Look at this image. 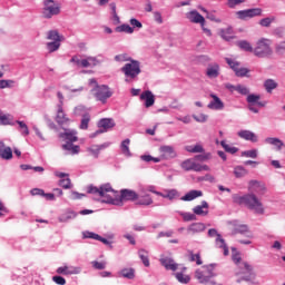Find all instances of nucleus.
Segmentation results:
<instances>
[{"instance_id": "1", "label": "nucleus", "mask_w": 285, "mask_h": 285, "mask_svg": "<svg viewBox=\"0 0 285 285\" xmlns=\"http://www.w3.org/2000/svg\"><path fill=\"white\" fill-rule=\"evenodd\" d=\"M87 193L89 195H99V197H102V202L105 204H112L114 206H124V202H135V199L139 198L137 191L131 189H121L119 193L112 189L110 184H105L100 186V188L89 186L87 188Z\"/></svg>"}, {"instance_id": "2", "label": "nucleus", "mask_w": 285, "mask_h": 285, "mask_svg": "<svg viewBox=\"0 0 285 285\" xmlns=\"http://www.w3.org/2000/svg\"><path fill=\"white\" fill-rule=\"evenodd\" d=\"M273 41L268 38H261L257 40L254 48V55L256 57H272L273 56Z\"/></svg>"}, {"instance_id": "3", "label": "nucleus", "mask_w": 285, "mask_h": 285, "mask_svg": "<svg viewBox=\"0 0 285 285\" xmlns=\"http://www.w3.org/2000/svg\"><path fill=\"white\" fill-rule=\"evenodd\" d=\"M90 86H94L92 92L97 99V101H101V104H106V100L110 99L112 97V91H110V88L105 85H97V80L90 79L89 80Z\"/></svg>"}, {"instance_id": "4", "label": "nucleus", "mask_w": 285, "mask_h": 285, "mask_svg": "<svg viewBox=\"0 0 285 285\" xmlns=\"http://www.w3.org/2000/svg\"><path fill=\"white\" fill-rule=\"evenodd\" d=\"M120 70L125 75L126 81H134L141 75V65L137 60H130Z\"/></svg>"}, {"instance_id": "5", "label": "nucleus", "mask_w": 285, "mask_h": 285, "mask_svg": "<svg viewBox=\"0 0 285 285\" xmlns=\"http://www.w3.org/2000/svg\"><path fill=\"white\" fill-rule=\"evenodd\" d=\"M42 17L45 19H52V17L61 12V7L55 0H43Z\"/></svg>"}, {"instance_id": "6", "label": "nucleus", "mask_w": 285, "mask_h": 285, "mask_svg": "<svg viewBox=\"0 0 285 285\" xmlns=\"http://www.w3.org/2000/svg\"><path fill=\"white\" fill-rule=\"evenodd\" d=\"M180 166L183 170H186L187 173L190 170H194V173H202V171L208 173V170H210V167H208V165H202L195 161V159H190V158L183 161Z\"/></svg>"}, {"instance_id": "7", "label": "nucleus", "mask_w": 285, "mask_h": 285, "mask_svg": "<svg viewBox=\"0 0 285 285\" xmlns=\"http://www.w3.org/2000/svg\"><path fill=\"white\" fill-rule=\"evenodd\" d=\"M250 213L256 217H262L266 213V207H264V203L259 199L255 194L250 195Z\"/></svg>"}, {"instance_id": "8", "label": "nucleus", "mask_w": 285, "mask_h": 285, "mask_svg": "<svg viewBox=\"0 0 285 285\" xmlns=\"http://www.w3.org/2000/svg\"><path fill=\"white\" fill-rule=\"evenodd\" d=\"M98 128L100 129L90 135L91 138L108 132V130H112V128H115V120L112 118H102L98 121Z\"/></svg>"}, {"instance_id": "9", "label": "nucleus", "mask_w": 285, "mask_h": 285, "mask_svg": "<svg viewBox=\"0 0 285 285\" xmlns=\"http://www.w3.org/2000/svg\"><path fill=\"white\" fill-rule=\"evenodd\" d=\"M226 63L234 70L236 77H248V73L250 72L248 68L239 67V61L230 58H226Z\"/></svg>"}, {"instance_id": "10", "label": "nucleus", "mask_w": 285, "mask_h": 285, "mask_svg": "<svg viewBox=\"0 0 285 285\" xmlns=\"http://www.w3.org/2000/svg\"><path fill=\"white\" fill-rule=\"evenodd\" d=\"M159 153L160 157H158V159H160V161H163V159H175V157H177V151H175L173 146H161Z\"/></svg>"}, {"instance_id": "11", "label": "nucleus", "mask_w": 285, "mask_h": 285, "mask_svg": "<svg viewBox=\"0 0 285 285\" xmlns=\"http://www.w3.org/2000/svg\"><path fill=\"white\" fill-rule=\"evenodd\" d=\"M56 273L58 275H79L81 273V267L65 265V266L58 267Z\"/></svg>"}, {"instance_id": "12", "label": "nucleus", "mask_w": 285, "mask_h": 285, "mask_svg": "<svg viewBox=\"0 0 285 285\" xmlns=\"http://www.w3.org/2000/svg\"><path fill=\"white\" fill-rule=\"evenodd\" d=\"M262 97L259 95L252 94L250 95V111L259 112V108H264L266 106V101L259 100Z\"/></svg>"}, {"instance_id": "13", "label": "nucleus", "mask_w": 285, "mask_h": 285, "mask_svg": "<svg viewBox=\"0 0 285 285\" xmlns=\"http://www.w3.org/2000/svg\"><path fill=\"white\" fill-rule=\"evenodd\" d=\"M233 203L237 204L238 206H246L247 208H250V195H238L234 194L232 196Z\"/></svg>"}, {"instance_id": "14", "label": "nucleus", "mask_w": 285, "mask_h": 285, "mask_svg": "<svg viewBox=\"0 0 285 285\" xmlns=\"http://www.w3.org/2000/svg\"><path fill=\"white\" fill-rule=\"evenodd\" d=\"M186 18L189 19L191 23H200V26H204V23H206V19L204 18V16L195 10L187 12Z\"/></svg>"}, {"instance_id": "15", "label": "nucleus", "mask_w": 285, "mask_h": 285, "mask_svg": "<svg viewBox=\"0 0 285 285\" xmlns=\"http://www.w3.org/2000/svg\"><path fill=\"white\" fill-rule=\"evenodd\" d=\"M141 101H145V107L150 108L151 106H155V95H153V91L146 90L140 95Z\"/></svg>"}, {"instance_id": "16", "label": "nucleus", "mask_w": 285, "mask_h": 285, "mask_svg": "<svg viewBox=\"0 0 285 285\" xmlns=\"http://www.w3.org/2000/svg\"><path fill=\"white\" fill-rule=\"evenodd\" d=\"M59 138L66 139L68 141L67 144H73V141H78L77 131L70 129H65V132H60Z\"/></svg>"}, {"instance_id": "17", "label": "nucleus", "mask_w": 285, "mask_h": 285, "mask_svg": "<svg viewBox=\"0 0 285 285\" xmlns=\"http://www.w3.org/2000/svg\"><path fill=\"white\" fill-rule=\"evenodd\" d=\"M56 121H57V124H59L61 126V128H63V126H66V124H70V118H68V116H66V114L63 112V107H61V106H58Z\"/></svg>"}, {"instance_id": "18", "label": "nucleus", "mask_w": 285, "mask_h": 285, "mask_svg": "<svg viewBox=\"0 0 285 285\" xmlns=\"http://www.w3.org/2000/svg\"><path fill=\"white\" fill-rule=\"evenodd\" d=\"M206 77H208V79H217V77H219V65H208L206 69Z\"/></svg>"}, {"instance_id": "19", "label": "nucleus", "mask_w": 285, "mask_h": 285, "mask_svg": "<svg viewBox=\"0 0 285 285\" xmlns=\"http://www.w3.org/2000/svg\"><path fill=\"white\" fill-rule=\"evenodd\" d=\"M160 264L166 268V271H177L178 266L175 261L168 256L160 258Z\"/></svg>"}, {"instance_id": "20", "label": "nucleus", "mask_w": 285, "mask_h": 285, "mask_svg": "<svg viewBox=\"0 0 285 285\" xmlns=\"http://www.w3.org/2000/svg\"><path fill=\"white\" fill-rule=\"evenodd\" d=\"M250 188L253 193H256V195H264V193H266V185L257 180L250 181Z\"/></svg>"}, {"instance_id": "21", "label": "nucleus", "mask_w": 285, "mask_h": 285, "mask_svg": "<svg viewBox=\"0 0 285 285\" xmlns=\"http://www.w3.org/2000/svg\"><path fill=\"white\" fill-rule=\"evenodd\" d=\"M194 215H200L203 217H206L208 215V203L206 200H203L202 205H198L193 208Z\"/></svg>"}, {"instance_id": "22", "label": "nucleus", "mask_w": 285, "mask_h": 285, "mask_svg": "<svg viewBox=\"0 0 285 285\" xmlns=\"http://www.w3.org/2000/svg\"><path fill=\"white\" fill-rule=\"evenodd\" d=\"M213 101L208 105V108H214V110H223L224 109V102L219 97L216 95H210Z\"/></svg>"}, {"instance_id": "23", "label": "nucleus", "mask_w": 285, "mask_h": 285, "mask_svg": "<svg viewBox=\"0 0 285 285\" xmlns=\"http://www.w3.org/2000/svg\"><path fill=\"white\" fill-rule=\"evenodd\" d=\"M62 150H67L70 155H79L81 148L79 147V145L66 142L65 145H62Z\"/></svg>"}, {"instance_id": "24", "label": "nucleus", "mask_w": 285, "mask_h": 285, "mask_svg": "<svg viewBox=\"0 0 285 285\" xmlns=\"http://www.w3.org/2000/svg\"><path fill=\"white\" fill-rule=\"evenodd\" d=\"M188 233L195 235V233H204L206 230V225L203 223H194L187 228Z\"/></svg>"}, {"instance_id": "25", "label": "nucleus", "mask_w": 285, "mask_h": 285, "mask_svg": "<svg viewBox=\"0 0 285 285\" xmlns=\"http://www.w3.org/2000/svg\"><path fill=\"white\" fill-rule=\"evenodd\" d=\"M0 158L10 161L12 159V148L6 146L0 147Z\"/></svg>"}, {"instance_id": "26", "label": "nucleus", "mask_w": 285, "mask_h": 285, "mask_svg": "<svg viewBox=\"0 0 285 285\" xmlns=\"http://www.w3.org/2000/svg\"><path fill=\"white\" fill-rule=\"evenodd\" d=\"M202 190H190L185 196L181 197L183 202H193V199H197V197H202Z\"/></svg>"}, {"instance_id": "27", "label": "nucleus", "mask_w": 285, "mask_h": 285, "mask_svg": "<svg viewBox=\"0 0 285 285\" xmlns=\"http://www.w3.org/2000/svg\"><path fill=\"white\" fill-rule=\"evenodd\" d=\"M101 150H104V145H94L87 149L89 155L91 157H95V159H97V157H99V153H101Z\"/></svg>"}, {"instance_id": "28", "label": "nucleus", "mask_w": 285, "mask_h": 285, "mask_svg": "<svg viewBox=\"0 0 285 285\" xmlns=\"http://www.w3.org/2000/svg\"><path fill=\"white\" fill-rule=\"evenodd\" d=\"M12 125V116L9 114H3L0 110V126H11Z\"/></svg>"}, {"instance_id": "29", "label": "nucleus", "mask_w": 285, "mask_h": 285, "mask_svg": "<svg viewBox=\"0 0 285 285\" xmlns=\"http://www.w3.org/2000/svg\"><path fill=\"white\" fill-rule=\"evenodd\" d=\"M138 256L141 259L144 266H146L148 268V266H150V259L148 258V250L139 249Z\"/></svg>"}, {"instance_id": "30", "label": "nucleus", "mask_w": 285, "mask_h": 285, "mask_svg": "<svg viewBox=\"0 0 285 285\" xmlns=\"http://www.w3.org/2000/svg\"><path fill=\"white\" fill-rule=\"evenodd\" d=\"M265 144L275 146L277 150H282V147L284 146V142L279 138H266Z\"/></svg>"}, {"instance_id": "31", "label": "nucleus", "mask_w": 285, "mask_h": 285, "mask_svg": "<svg viewBox=\"0 0 285 285\" xmlns=\"http://www.w3.org/2000/svg\"><path fill=\"white\" fill-rule=\"evenodd\" d=\"M275 16L263 18L259 20V26H262V28H271L272 23H275Z\"/></svg>"}, {"instance_id": "32", "label": "nucleus", "mask_w": 285, "mask_h": 285, "mask_svg": "<svg viewBox=\"0 0 285 285\" xmlns=\"http://www.w3.org/2000/svg\"><path fill=\"white\" fill-rule=\"evenodd\" d=\"M220 37L225 41H230V39H235V37H233V28L222 29Z\"/></svg>"}, {"instance_id": "33", "label": "nucleus", "mask_w": 285, "mask_h": 285, "mask_svg": "<svg viewBox=\"0 0 285 285\" xmlns=\"http://www.w3.org/2000/svg\"><path fill=\"white\" fill-rule=\"evenodd\" d=\"M121 153L126 155V157H130V139H125L121 145Z\"/></svg>"}, {"instance_id": "34", "label": "nucleus", "mask_w": 285, "mask_h": 285, "mask_svg": "<svg viewBox=\"0 0 285 285\" xmlns=\"http://www.w3.org/2000/svg\"><path fill=\"white\" fill-rule=\"evenodd\" d=\"M195 276H196V278H198L200 284H204V283L208 282V276H207L205 269H203V271L197 269L196 273H195Z\"/></svg>"}, {"instance_id": "35", "label": "nucleus", "mask_w": 285, "mask_h": 285, "mask_svg": "<svg viewBox=\"0 0 285 285\" xmlns=\"http://www.w3.org/2000/svg\"><path fill=\"white\" fill-rule=\"evenodd\" d=\"M185 150L187 153H194V154H197V153H205V149H204V146L197 144L195 146H186L185 147Z\"/></svg>"}, {"instance_id": "36", "label": "nucleus", "mask_w": 285, "mask_h": 285, "mask_svg": "<svg viewBox=\"0 0 285 285\" xmlns=\"http://www.w3.org/2000/svg\"><path fill=\"white\" fill-rule=\"evenodd\" d=\"M234 175H235V177H237V179H239L242 177H246V175H248V170H246L242 166H237L234 168Z\"/></svg>"}, {"instance_id": "37", "label": "nucleus", "mask_w": 285, "mask_h": 285, "mask_svg": "<svg viewBox=\"0 0 285 285\" xmlns=\"http://www.w3.org/2000/svg\"><path fill=\"white\" fill-rule=\"evenodd\" d=\"M116 32H126L127 35H132V32H135V28L130 27L129 24H121L116 28Z\"/></svg>"}, {"instance_id": "38", "label": "nucleus", "mask_w": 285, "mask_h": 285, "mask_svg": "<svg viewBox=\"0 0 285 285\" xmlns=\"http://www.w3.org/2000/svg\"><path fill=\"white\" fill-rule=\"evenodd\" d=\"M160 197H164L165 199H176V197H179V193L177 189H170L166 194H161Z\"/></svg>"}, {"instance_id": "39", "label": "nucleus", "mask_w": 285, "mask_h": 285, "mask_svg": "<svg viewBox=\"0 0 285 285\" xmlns=\"http://www.w3.org/2000/svg\"><path fill=\"white\" fill-rule=\"evenodd\" d=\"M178 215L183 217L184 222H195L197 219V216L191 213L178 212Z\"/></svg>"}, {"instance_id": "40", "label": "nucleus", "mask_w": 285, "mask_h": 285, "mask_svg": "<svg viewBox=\"0 0 285 285\" xmlns=\"http://www.w3.org/2000/svg\"><path fill=\"white\" fill-rule=\"evenodd\" d=\"M47 39H49V41L61 42V36H59V31H57V30L49 31Z\"/></svg>"}, {"instance_id": "41", "label": "nucleus", "mask_w": 285, "mask_h": 285, "mask_svg": "<svg viewBox=\"0 0 285 285\" xmlns=\"http://www.w3.org/2000/svg\"><path fill=\"white\" fill-rule=\"evenodd\" d=\"M120 275L122 277H126L127 279H135V269L132 268H125L120 272Z\"/></svg>"}, {"instance_id": "42", "label": "nucleus", "mask_w": 285, "mask_h": 285, "mask_svg": "<svg viewBox=\"0 0 285 285\" xmlns=\"http://www.w3.org/2000/svg\"><path fill=\"white\" fill-rule=\"evenodd\" d=\"M77 214L75 212H66L59 217V222H69V219H75Z\"/></svg>"}, {"instance_id": "43", "label": "nucleus", "mask_w": 285, "mask_h": 285, "mask_svg": "<svg viewBox=\"0 0 285 285\" xmlns=\"http://www.w3.org/2000/svg\"><path fill=\"white\" fill-rule=\"evenodd\" d=\"M138 204L140 206H150V204H153V198L150 195H144L139 198Z\"/></svg>"}, {"instance_id": "44", "label": "nucleus", "mask_w": 285, "mask_h": 285, "mask_svg": "<svg viewBox=\"0 0 285 285\" xmlns=\"http://www.w3.org/2000/svg\"><path fill=\"white\" fill-rule=\"evenodd\" d=\"M175 277L180 284H188L190 282V276L183 273H176Z\"/></svg>"}, {"instance_id": "45", "label": "nucleus", "mask_w": 285, "mask_h": 285, "mask_svg": "<svg viewBox=\"0 0 285 285\" xmlns=\"http://www.w3.org/2000/svg\"><path fill=\"white\" fill-rule=\"evenodd\" d=\"M264 86L268 92H273V90H275V88H277V82H275V80H273V79H267L265 81Z\"/></svg>"}, {"instance_id": "46", "label": "nucleus", "mask_w": 285, "mask_h": 285, "mask_svg": "<svg viewBox=\"0 0 285 285\" xmlns=\"http://www.w3.org/2000/svg\"><path fill=\"white\" fill-rule=\"evenodd\" d=\"M58 48H61V42L59 41H51L47 43V50L49 52H57Z\"/></svg>"}, {"instance_id": "47", "label": "nucleus", "mask_w": 285, "mask_h": 285, "mask_svg": "<svg viewBox=\"0 0 285 285\" xmlns=\"http://www.w3.org/2000/svg\"><path fill=\"white\" fill-rule=\"evenodd\" d=\"M90 124V115L86 114L82 116L81 122H80V129L81 130H88V125Z\"/></svg>"}, {"instance_id": "48", "label": "nucleus", "mask_w": 285, "mask_h": 285, "mask_svg": "<svg viewBox=\"0 0 285 285\" xmlns=\"http://www.w3.org/2000/svg\"><path fill=\"white\" fill-rule=\"evenodd\" d=\"M59 186L61 188H65L66 190H68V189L72 188V183H71L70 178H61L59 180Z\"/></svg>"}, {"instance_id": "49", "label": "nucleus", "mask_w": 285, "mask_h": 285, "mask_svg": "<svg viewBox=\"0 0 285 285\" xmlns=\"http://www.w3.org/2000/svg\"><path fill=\"white\" fill-rule=\"evenodd\" d=\"M140 159L142 161H146V163H150V161H154V164H159V161H161V158L159 157H153L150 155H142L140 156Z\"/></svg>"}, {"instance_id": "50", "label": "nucleus", "mask_w": 285, "mask_h": 285, "mask_svg": "<svg viewBox=\"0 0 285 285\" xmlns=\"http://www.w3.org/2000/svg\"><path fill=\"white\" fill-rule=\"evenodd\" d=\"M220 145L224 148V150H226V153H230V155H235V153H237L238 150L236 147L226 144V141L224 140L220 142Z\"/></svg>"}, {"instance_id": "51", "label": "nucleus", "mask_w": 285, "mask_h": 285, "mask_svg": "<svg viewBox=\"0 0 285 285\" xmlns=\"http://www.w3.org/2000/svg\"><path fill=\"white\" fill-rule=\"evenodd\" d=\"M115 61H118L120 63H124L126 61H132L130 57L127 53H120L115 56Z\"/></svg>"}, {"instance_id": "52", "label": "nucleus", "mask_w": 285, "mask_h": 285, "mask_svg": "<svg viewBox=\"0 0 285 285\" xmlns=\"http://www.w3.org/2000/svg\"><path fill=\"white\" fill-rule=\"evenodd\" d=\"M85 239H96L99 242L101 239V236L99 234L92 233V232H85L83 233Z\"/></svg>"}, {"instance_id": "53", "label": "nucleus", "mask_w": 285, "mask_h": 285, "mask_svg": "<svg viewBox=\"0 0 285 285\" xmlns=\"http://www.w3.org/2000/svg\"><path fill=\"white\" fill-rule=\"evenodd\" d=\"M203 269H205V273L207 275V279H209V277H213L215 274L213 273V271H215V265H207V266H203Z\"/></svg>"}, {"instance_id": "54", "label": "nucleus", "mask_w": 285, "mask_h": 285, "mask_svg": "<svg viewBox=\"0 0 285 285\" xmlns=\"http://www.w3.org/2000/svg\"><path fill=\"white\" fill-rule=\"evenodd\" d=\"M208 159H210V153L196 155L194 157V161H208Z\"/></svg>"}, {"instance_id": "55", "label": "nucleus", "mask_w": 285, "mask_h": 285, "mask_svg": "<svg viewBox=\"0 0 285 285\" xmlns=\"http://www.w3.org/2000/svg\"><path fill=\"white\" fill-rule=\"evenodd\" d=\"M236 14L238 19H248L250 17V9L237 11Z\"/></svg>"}, {"instance_id": "56", "label": "nucleus", "mask_w": 285, "mask_h": 285, "mask_svg": "<svg viewBox=\"0 0 285 285\" xmlns=\"http://www.w3.org/2000/svg\"><path fill=\"white\" fill-rule=\"evenodd\" d=\"M14 86V80H0V88L3 90L4 88H12Z\"/></svg>"}, {"instance_id": "57", "label": "nucleus", "mask_w": 285, "mask_h": 285, "mask_svg": "<svg viewBox=\"0 0 285 285\" xmlns=\"http://www.w3.org/2000/svg\"><path fill=\"white\" fill-rule=\"evenodd\" d=\"M91 265L94 268H96V271H104V268H106V262L94 261L91 262Z\"/></svg>"}, {"instance_id": "58", "label": "nucleus", "mask_w": 285, "mask_h": 285, "mask_svg": "<svg viewBox=\"0 0 285 285\" xmlns=\"http://www.w3.org/2000/svg\"><path fill=\"white\" fill-rule=\"evenodd\" d=\"M190 262H196L197 266H202V256L199 254L190 253Z\"/></svg>"}, {"instance_id": "59", "label": "nucleus", "mask_w": 285, "mask_h": 285, "mask_svg": "<svg viewBox=\"0 0 285 285\" xmlns=\"http://www.w3.org/2000/svg\"><path fill=\"white\" fill-rule=\"evenodd\" d=\"M276 53L277 55H284L285 53V41L279 42L275 47Z\"/></svg>"}, {"instance_id": "60", "label": "nucleus", "mask_w": 285, "mask_h": 285, "mask_svg": "<svg viewBox=\"0 0 285 285\" xmlns=\"http://www.w3.org/2000/svg\"><path fill=\"white\" fill-rule=\"evenodd\" d=\"M238 137H240V139H246L247 141H249V139H250V131H248V130H240V131H238Z\"/></svg>"}, {"instance_id": "61", "label": "nucleus", "mask_w": 285, "mask_h": 285, "mask_svg": "<svg viewBox=\"0 0 285 285\" xmlns=\"http://www.w3.org/2000/svg\"><path fill=\"white\" fill-rule=\"evenodd\" d=\"M129 23H130V26H132L131 28H138V29L144 28V24H141V22L135 18H131L129 20Z\"/></svg>"}, {"instance_id": "62", "label": "nucleus", "mask_w": 285, "mask_h": 285, "mask_svg": "<svg viewBox=\"0 0 285 285\" xmlns=\"http://www.w3.org/2000/svg\"><path fill=\"white\" fill-rule=\"evenodd\" d=\"M216 245L218 246V248H226V242L224 240V238H222V234L217 235Z\"/></svg>"}, {"instance_id": "63", "label": "nucleus", "mask_w": 285, "mask_h": 285, "mask_svg": "<svg viewBox=\"0 0 285 285\" xmlns=\"http://www.w3.org/2000/svg\"><path fill=\"white\" fill-rule=\"evenodd\" d=\"M236 92L238 95H248V88L244 87V85H237Z\"/></svg>"}, {"instance_id": "64", "label": "nucleus", "mask_w": 285, "mask_h": 285, "mask_svg": "<svg viewBox=\"0 0 285 285\" xmlns=\"http://www.w3.org/2000/svg\"><path fill=\"white\" fill-rule=\"evenodd\" d=\"M52 282L58 285H66V278L63 276H53Z\"/></svg>"}]
</instances>
